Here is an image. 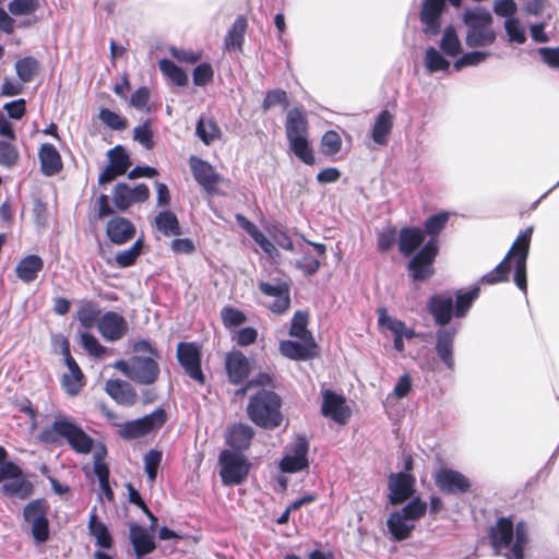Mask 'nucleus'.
Returning a JSON list of instances; mask_svg holds the SVG:
<instances>
[{
	"label": "nucleus",
	"instance_id": "54",
	"mask_svg": "<svg viewBox=\"0 0 559 559\" xmlns=\"http://www.w3.org/2000/svg\"><path fill=\"white\" fill-rule=\"evenodd\" d=\"M503 26L508 35L509 41L516 43L520 45L526 41L525 28L518 17L507 19L504 21Z\"/></svg>",
	"mask_w": 559,
	"mask_h": 559
},
{
	"label": "nucleus",
	"instance_id": "50",
	"mask_svg": "<svg viewBox=\"0 0 559 559\" xmlns=\"http://www.w3.org/2000/svg\"><path fill=\"white\" fill-rule=\"evenodd\" d=\"M38 61L33 57H24L16 61L15 71L22 83H29L38 71Z\"/></svg>",
	"mask_w": 559,
	"mask_h": 559
},
{
	"label": "nucleus",
	"instance_id": "55",
	"mask_svg": "<svg viewBox=\"0 0 559 559\" xmlns=\"http://www.w3.org/2000/svg\"><path fill=\"white\" fill-rule=\"evenodd\" d=\"M39 8V0H12L8 4L9 12L14 16L31 15Z\"/></svg>",
	"mask_w": 559,
	"mask_h": 559
},
{
	"label": "nucleus",
	"instance_id": "40",
	"mask_svg": "<svg viewBox=\"0 0 559 559\" xmlns=\"http://www.w3.org/2000/svg\"><path fill=\"white\" fill-rule=\"evenodd\" d=\"M88 531L90 534L95 538L97 546H99L100 548L111 547L112 539L109 534V531L103 522L98 521L95 511H93L90 515Z\"/></svg>",
	"mask_w": 559,
	"mask_h": 559
},
{
	"label": "nucleus",
	"instance_id": "23",
	"mask_svg": "<svg viewBox=\"0 0 559 559\" xmlns=\"http://www.w3.org/2000/svg\"><path fill=\"white\" fill-rule=\"evenodd\" d=\"M456 335L454 328H441L436 333V353L448 369L453 370V344Z\"/></svg>",
	"mask_w": 559,
	"mask_h": 559
},
{
	"label": "nucleus",
	"instance_id": "49",
	"mask_svg": "<svg viewBox=\"0 0 559 559\" xmlns=\"http://www.w3.org/2000/svg\"><path fill=\"white\" fill-rule=\"evenodd\" d=\"M308 324V312L296 311L289 329L290 336H294L300 341H306L312 337L311 333L307 329Z\"/></svg>",
	"mask_w": 559,
	"mask_h": 559
},
{
	"label": "nucleus",
	"instance_id": "53",
	"mask_svg": "<svg viewBox=\"0 0 559 559\" xmlns=\"http://www.w3.org/2000/svg\"><path fill=\"white\" fill-rule=\"evenodd\" d=\"M221 319L227 329L240 326L247 321L246 314L231 306H226L221 310Z\"/></svg>",
	"mask_w": 559,
	"mask_h": 559
},
{
	"label": "nucleus",
	"instance_id": "45",
	"mask_svg": "<svg viewBox=\"0 0 559 559\" xmlns=\"http://www.w3.org/2000/svg\"><path fill=\"white\" fill-rule=\"evenodd\" d=\"M440 48L443 53L452 58L461 53L462 45L455 29L452 26L444 28L440 40Z\"/></svg>",
	"mask_w": 559,
	"mask_h": 559
},
{
	"label": "nucleus",
	"instance_id": "7",
	"mask_svg": "<svg viewBox=\"0 0 559 559\" xmlns=\"http://www.w3.org/2000/svg\"><path fill=\"white\" fill-rule=\"evenodd\" d=\"M463 21L467 26L466 44L468 47H486L496 40V32L491 28L492 16L486 9L466 10Z\"/></svg>",
	"mask_w": 559,
	"mask_h": 559
},
{
	"label": "nucleus",
	"instance_id": "21",
	"mask_svg": "<svg viewBox=\"0 0 559 559\" xmlns=\"http://www.w3.org/2000/svg\"><path fill=\"white\" fill-rule=\"evenodd\" d=\"M280 353L293 360H308L317 355V344L313 337H309L301 343L295 341H282L278 346Z\"/></svg>",
	"mask_w": 559,
	"mask_h": 559
},
{
	"label": "nucleus",
	"instance_id": "26",
	"mask_svg": "<svg viewBox=\"0 0 559 559\" xmlns=\"http://www.w3.org/2000/svg\"><path fill=\"white\" fill-rule=\"evenodd\" d=\"M442 0H425L420 11V21L424 32L428 35H437L440 29V15L443 11Z\"/></svg>",
	"mask_w": 559,
	"mask_h": 559
},
{
	"label": "nucleus",
	"instance_id": "44",
	"mask_svg": "<svg viewBox=\"0 0 559 559\" xmlns=\"http://www.w3.org/2000/svg\"><path fill=\"white\" fill-rule=\"evenodd\" d=\"M424 64L426 71L430 74L447 71L450 68V62L435 47H428L426 49Z\"/></svg>",
	"mask_w": 559,
	"mask_h": 559
},
{
	"label": "nucleus",
	"instance_id": "30",
	"mask_svg": "<svg viewBox=\"0 0 559 559\" xmlns=\"http://www.w3.org/2000/svg\"><path fill=\"white\" fill-rule=\"evenodd\" d=\"M429 312L433 316L436 323L445 325L450 322L453 311V300L450 296L436 295L428 302Z\"/></svg>",
	"mask_w": 559,
	"mask_h": 559
},
{
	"label": "nucleus",
	"instance_id": "28",
	"mask_svg": "<svg viewBox=\"0 0 559 559\" xmlns=\"http://www.w3.org/2000/svg\"><path fill=\"white\" fill-rule=\"evenodd\" d=\"M106 233L111 242L122 245L134 237L135 227L129 219L117 216L108 222Z\"/></svg>",
	"mask_w": 559,
	"mask_h": 559
},
{
	"label": "nucleus",
	"instance_id": "24",
	"mask_svg": "<svg viewBox=\"0 0 559 559\" xmlns=\"http://www.w3.org/2000/svg\"><path fill=\"white\" fill-rule=\"evenodd\" d=\"M225 369L229 381L234 384H239L248 377L250 364L241 352L234 350L225 357Z\"/></svg>",
	"mask_w": 559,
	"mask_h": 559
},
{
	"label": "nucleus",
	"instance_id": "3",
	"mask_svg": "<svg viewBox=\"0 0 559 559\" xmlns=\"http://www.w3.org/2000/svg\"><path fill=\"white\" fill-rule=\"evenodd\" d=\"M489 535L495 555L506 559L524 558V548L528 544V528L524 522H519L514 527L510 519L500 518Z\"/></svg>",
	"mask_w": 559,
	"mask_h": 559
},
{
	"label": "nucleus",
	"instance_id": "62",
	"mask_svg": "<svg viewBox=\"0 0 559 559\" xmlns=\"http://www.w3.org/2000/svg\"><path fill=\"white\" fill-rule=\"evenodd\" d=\"M17 159L16 147L9 142L0 141V165L11 167L16 164Z\"/></svg>",
	"mask_w": 559,
	"mask_h": 559
},
{
	"label": "nucleus",
	"instance_id": "17",
	"mask_svg": "<svg viewBox=\"0 0 559 559\" xmlns=\"http://www.w3.org/2000/svg\"><path fill=\"white\" fill-rule=\"evenodd\" d=\"M97 329L106 341L115 342L126 335L128 322L121 314L115 311H107L98 320Z\"/></svg>",
	"mask_w": 559,
	"mask_h": 559
},
{
	"label": "nucleus",
	"instance_id": "11",
	"mask_svg": "<svg viewBox=\"0 0 559 559\" xmlns=\"http://www.w3.org/2000/svg\"><path fill=\"white\" fill-rule=\"evenodd\" d=\"M309 443L302 436H298L295 441L287 445L286 452L280 461V469L283 473H297L309 466L308 461Z\"/></svg>",
	"mask_w": 559,
	"mask_h": 559
},
{
	"label": "nucleus",
	"instance_id": "20",
	"mask_svg": "<svg viewBox=\"0 0 559 559\" xmlns=\"http://www.w3.org/2000/svg\"><path fill=\"white\" fill-rule=\"evenodd\" d=\"M189 164L195 181L206 192H213L221 178L212 165L197 156H191Z\"/></svg>",
	"mask_w": 559,
	"mask_h": 559
},
{
	"label": "nucleus",
	"instance_id": "61",
	"mask_svg": "<svg viewBox=\"0 0 559 559\" xmlns=\"http://www.w3.org/2000/svg\"><path fill=\"white\" fill-rule=\"evenodd\" d=\"M133 139L147 150L153 147V132L148 121L134 128Z\"/></svg>",
	"mask_w": 559,
	"mask_h": 559
},
{
	"label": "nucleus",
	"instance_id": "6",
	"mask_svg": "<svg viewBox=\"0 0 559 559\" xmlns=\"http://www.w3.org/2000/svg\"><path fill=\"white\" fill-rule=\"evenodd\" d=\"M285 131L290 151L305 164L313 165L314 155L308 141V121L301 109L288 110Z\"/></svg>",
	"mask_w": 559,
	"mask_h": 559
},
{
	"label": "nucleus",
	"instance_id": "41",
	"mask_svg": "<svg viewBox=\"0 0 559 559\" xmlns=\"http://www.w3.org/2000/svg\"><path fill=\"white\" fill-rule=\"evenodd\" d=\"M155 226L164 236L181 235L177 216L168 210L158 213L155 217Z\"/></svg>",
	"mask_w": 559,
	"mask_h": 559
},
{
	"label": "nucleus",
	"instance_id": "15",
	"mask_svg": "<svg viewBox=\"0 0 559 559\" xmlns=\"http://www.w3.org/2000/svg\"><path fill=\"white\" fill-rule=\"evenodd\" d=\"M150 189L145 183H139L130 188L127 183H118L112 192L115 206L120 211H126L133 203H141L148 199Z\"/></svg>",
	"mask_w": 559,
	"mask_h": 559
},
{
	"label": "nucleus",
	"instance_id": "14",
	"mask_svg": "<svg viewBox=\"0 0 559 559\" xmlns=\"http://www.w3.org/2000/svg\"><path fill=\"white\" fill-rule=\"evenodd\" d=\"M321 413L340 425L346 424L350 417V408L345 397L332 390L322 391Z\"/></svg>",
	"mask_w": 559,
	"mask_h": 559
},
{
	"label": "nucleus",
	"instance_id": "22",
	"mask_svg": "<svg viewBox=\"0 0 559 559\" xmlns=\"http://www.w3.org/2000/svg\"><path fill=\"white\" fill-rule=\"evenodd\" d=\"M62 354L69 370V373L63 376L62 384L68 394L75 395L83 386V372L81 371L74 358L71 356L69 343L67 341L63 343Z\"/></svg>",
	"mask_w": 559,
	"mask_h": 559
},
{
	"label": "nucleus",
	"instance_id": "32",
	"mask_svg": "<svg viewBox=\"0 0 559 559\" xmlns=\"http://www.w3.org/2000/svg\"><path fill=\"white\" fill-rule=\"evenodd\" d=\"M41 171L46 176H53L62 169V160L57 148L50 143H44L38 152Z\"/></svg>",
	"mask_w": 559,
	"mask_h": 559
},
{
	"label": "nucleus",
	"instance_id": "5",
	"mask_svg": "<svg viewBox=\"0 0 559 559\" xmlns=\"http://www.w3.org/2000/svg\"><path fill=\"white\" fill-rule=\"evenodd\" d=\"M247 414L257 426L274 429L282 423L281 399L275 392L261 389L250 397Z\"/></svg>",
	"mask_w": 559,
	"mask_h": 559
},
{
	"label": "nucleus",
	"instance_id": "57",
	"mask_svg": "<svg viewBox=\"0 0 559 559\" xmlns=\"http://www.w3.org/2000/svg\"><path fill=\"white\" fill-rule=\"evenodd\" d=\"M489 56L490 52L488 51H471L459 58L453 67L456 71H460L465 67L477 66L484 62Z\"/></svg>",
	"mask_w": 559,
	"mask_h": 559
},
{
	"label": "nucleus",
	"instance_id": "36",
	"mask_svg": "<svg viewBox=\"0 0 559 559\" xmlns=\"http://www.w3.org/2000/svg\"><path fill=\"white\" fill-rule=\"evenodd\" d=\"M43 267V259L39 255L31 254L19 262L15 272L21 281L29 283L36 280Z\"/></svg>",
	"mask_w": 559,
	"mask_h": 559
},
{
	"label": "nucleus",
	"instance_id": "18",
	"mask_svg": "<svg viewBox=\"0 0 559 559\" xmlns=\"http://www.w3.org/2000/svg\"><path fill=\"white\" fill-rule=\"evenodd\" d=\"M435 481L445 493H464L471 488L468 478L462 473L451 468H441L437 472Z\"/></svg>",
	"mask_w": 559,
	"mask_h": 559
},
{
	"label": "nucleus",
	"instance_id": "19",
	"mask_svg": "<svg viewBox=\"0 0 559 559\" xmlns=\"http://www.w3.org/2000/svg\"><path fill=\"white\" fill-rule=\"evenodd\" d=\"M159 376V366L153 357L132 356L131 380L141 384H153Z\"/></svg>",
	"mask_w": 559,
	"mask_h": 559
},
{
	"label": "nucleus",
	"instance_id": "9",
	"mask_svg": "<svg viewBox=\"0 0 559 559\" xmlns=\"http://www.w3.org/2000/svg\"><path fill=\"white\" fill-rule=\"evenodd\" d=\"M218 461L219 475L225 486L240 485L247 479L251 463L245 455L224 450L221 452Z\"/></svg>",
	"mask_w": 559,
	"mask_h": 559
},
{
	"label": "nucleus",
	"instance_id": "37",
	"mask_svg": "<svg viewBox=\"0 0 559 559\" xmlns=\"http://www.w3.org/2000/svg\"><path fill=\"white\" fill-rule=\"evenodd\" d=\"M392 128L393 115L386 109L380 111L372 127V140L379 145H386Z\"/></svg>",
	"mask_w": 559,
	"mask_h": 559
},
{
	"label": "nucleus",
	"instance_id": "34",
	"mask_svg": "<svg viewBox=\"0 0 559 559\" xmlns=\"http://www.w3.org/2000/svg\"><path fill=\"white\" fill-rule=\"evenodd\" d=\"M253 437V429L243 424H236L229 427L226 435V443L235 450H246L249 448Z\"/></svg>",
	"mask_w": 559,
	"mask_h": 559
},
{
	"label": "nucleus",
	"instance_id": "63",
	"mask_svg": "<svg viewBox=\"0 0 559 559\" xmlns=\"http://www.w3.org/2000/svg\"><path fill=\"white\" fill-rule=\"evenodd\" d=\"M426 510V502L417 498L405 506L401 513H403L412 523H414V521L420 519L425 514Z\"/></svg>",
	"mask_w": 559,
	"mask_h": 559
},
{
	"label": "nucleus",
	"instance_id": "2",
	"mask_svg": "<svg viewBox=\"0 0 559 559\" xmlns=\"http://www.w3.org/2000/svg\"><path fill=\"white\" fill-rule=\"evenodd\" d=\"M38 440L46 444L66 441L78 454H88L94 449V439L73 417L63 413L53 414V420L39 432Z\"/></svg>",
	"mask_w": 559,
	"mask_h": 559
},
{
	"label": "nucleus",
	"instance_id": "29",
	"mask_svg": "<svg viewBox=\"0 0 559 559\" xmlns=\"http://www.w3.org/2000/svg\"><path fill=\"white\" fill-rule=\"evenodd\" d=\"M105 390L112 400L121 405L131 406L136 402V392L126 381L108 380Z\"/></svg>",
	"mask_w": 559,
	"mask_h": 559
},
{
	"label": "nucleus",
	"instance_id": "12",
	"mask_svg": "<svg viewBox=\"0 0 559 559\" xmlns=\"http://www.w3.org/2000/svg\"><path fill=\"white\" fill-rule=\"evenodd\" d=\"M201 350L194 343L181 342L177 346V358L186 373L197 381L204 384L205 376L201 369Z\"/></svg>",
	"mask_w": 559,
	"mask_h": 559
},
{
	"label": "nucleus",
	"instance_id": "1",
	"mask_svg": "<svg viewBox=\"0 0 559 559\" xmlns=\"http://www.w3.org/2000/svg\"><path fill=\"white\" fill-rule=\"evenodd\" d=\"M532 235V226L523 230L511 246L504 259L492 271L483 275L480 282L488 285L507 282L510 274V261L513 259L515 261L514 283L524 294H526V261L530 252Z\"/></svg>",
	"mask_w": 559,
	"mask_h": 559
},
{
	"label": "nucleus",
	"instance_id": "48",
	"mask_svg": "<svg viewBox=\"0 0 559 559\" xmlns=\"http://www.w3.org/2000/svg\"><path fill=\"white\" fill-rule=\"evenodd\" d=\"M299 247L296 253H300L301 258L295 262V266L305 275H313L320 267V260L318 257L312 255L308 249H305L302 243H299Z\"/></svg>",
	"mask_w": 559,
	"mask_h": 559
},
{
	"label": "nucleus",
	"instance_id": "56",
	"mask_svg": "<svg viewBox=\"0 0 559 559\" xmlns=\"http://www.w3.org/2000/svg\"><path fill=\"white\" fill-rule=\"evenodd\" d=\"M160 461H162V453L159 451L150 450L144 455L145 472H146V475H147V480H148L151 486L156 480L157 471H158Z\"/></svg>",
	"mask_w": 559,
	"mask_h": 559
},
{
	"label": "nucleus",
	"instance_id": "46",
	"mask_svg": "<svg viewBox=\"0 0 559 559\" xmlns=\"http://www.w3.org/2000/svg\"><path fill=\"white\" fill-rule=\"evenodd\" d=\"M246 28L247 20L243 16H238L225 38V46L227 49H237L241 47Z\"/></svg>",
	"mask_w": 559,
	"mask_h": 559
},
{
	"label": "nucleus",
	"instance_id": "13",
	"mask_svg": "<svg viewBox=\"0 0 559 559\" xmlns=\"http://www.w3.org/2000/svg\"><path fill=\"white\" fill-rule=\"evenodd\" d=\"M260 292L274 298L267 307L273 313L282 314L290 307V289L286 282L275 280L273 282H260L258 285Z\"/></svg>",
	"mask_w": 559,
	"mask_h": 559
},
{
	"label": "nucleus",
	"instance_id": "58",
	"mask_svg": "<svg viewBox=\"0 0 559 559\" xmlns=\"http://www.w3.org/2000/svg\"><path fill=\"white\" fill-rule=\"evenodd\" d=\"M99 119L112 130H124L128 127L127 119L110 109L103 108L99 111Z\"/></svg>",
	"mask_w": 559,
	"mask_h": 559
},
{
	"label": "nucleus",
	"instance_id": "64",
	"mask_svg": "<svg viewBox=\"0 0 559 559\" xmlns=\"http://www.w3.org/2000/svg\"><path fill=\"white\" fill-rule=\"evenodd\" d=\"M321 145L324 154H336L341 150V136L335 131H328L322 136Z\"/></svg>",
	"mask_w": 559,
	"mask_h": 559
},
{
	"label": "nucleus",
	"instance_id": "43",
	"mask_svg": "<svg viewBox=\"0 0 559 559\" xmlns=\"http://www.w3.org/2000/svg\"><path fill=\"white\" fill-rule=\"evenodd\" d=\"M195 134L204 144L209 145L221 138V129L212 119L201 117L195 127Z\"/></svg>",
	"mask_w": 559,
	"mask_h": 559
},
{
	"label": "nucleus",
	"instance_id": "8",
	"mask_svg": "<svg viewBox=\"0 0 559 559\" xmlns=\"http://www.w3.org/2000/svg\"><path fill=\"white\" fill-rule=\"evenodd\" d=\"M106 416L111 420V425L118 428V436L124 440L136 439L157 430L167 419L166 412L163 408H157L148 415L126 423L119 421L118 416L111 412H107Z\"/></svg>",
	"mask_w": 559,
	"mask_h": 559
},
{
	"label": "nucleus",
	"instance_id": "35",
	"mask_svg": "<svg viewBox=\"0 0 559 559\" xmlns=\"http://www.w3.org/2000/svg\"><path fill=\"white\" fill-rule=\"evenodd\" d=\"M130 538L139 557L148 555L155 549L153 536L140 525H133L130 528Z\"/></svg>",
	"mask_w": 559,
	"mask_h": 559
},
{
	"label": "nucleus",
	"instance_id": "4",
	"mask_svg": "<svg viewBox=\"0 0 559 559\" xmlns=\"http://www.w3.org/2000/svg\"><path fill=\"white\" fill-rule=\"evenodd\" d=\"M449 219L447 212L438 213L430 216L425 222L424 234H428L430 239L424 245L417 254H415L409 263L408 267L412 271V276L415 281H424L430 277L435 270L432 263L438 253V235L445 227Z\"/></svg>",
	"mask_w": 559,
	"mask_h": 559
},
{
	"label": "nucleus",
	"instance_id": "51",
	"mask_svg": "<svg viewBox=\"0 0 559 559\" xmlns=\"http://www.w3.org/2000/svg\"><path fill=\"white\" fill-rule=\"evenodd\" d=\"M143 243L141 240H136L130 248L117 252L115 257L116 264L119 267H129L133 265L142 253Z\"/></svg>",
	"mask_w": 559,
	"mask_h": 559
},
{
	"label": "nucleus",
	"instance_id": "33",
	"mask_svg": "<svg viewBox=\"0 0 559 559\" xmlns=\"http://www.w3.org/2000/svg\"><path fill=\"white\" fill-rule=\"evenodd\" d=\"M424 231L416 227L402 228L399 234V250L405 255H412L415 250L424 242Z\"/></svg>",
	"mask_w": 559,
	"mask_h": 559
},
{
	"label": "nucleus",
	"instance_id": "42",
	"mask_svg": "<svg viewBox=\"0 0 559 559\" xmlns=\"http://www.w3.org/2000/svg\"><path fill=\"white\" fill-rule=\"evenodd\" d=\"M160 72L177 86H185L188 83L187 73L169 59H160L158 62Z\"/></svg>",
	"mask_w": 559,
	"mask_h": 559
},
{
	"label": "nucleus",
	"instance_id": "10",
	"mask_svg": "<svg viewBox=\"0 0 559 559\" xmlns=\"http://www.w3.org/2000/svg\"><path fill=\"white\" fill-rule=\"evenodd\" d=\"M48 509L45 499L32 500L23 509V519L31 526L36 543H45L49 538Z\"/></svg>",
	"mask_w": 559,
	"mask_h": 559
},
{
	"label": "nucleus",
	"instance_id": "47",
	"mask_svg": "<svg viewBox=\"0 0 559 559\" xmlns=\"http://www.w3.org/2000/svg\"><path fill=\"white\" fill-rule=\"evenodd\" d=\"M100 314L98 306L93 301L83 302L78 310V320L85 329H91L97 324Z\"/></svg>",
	"mask_w": 559,
	"mask_h": 559
},
{
	"label": "nucleus",
	"instance_id": "60",
	"mask_svg": "<svg viewBox=\"0 0 559 559\" xmlns=\"http://www.w3.org/2000/svg\"><path fill=\"white\" fill-rule=\"evenodd\" d=\"M276 105H281L284 108L288 106L287 94L285 91L277 88L266 93V96L262 104L263 110L267 111Z\"/></svg>",
	"mask_w": 559,
	"mask_h": 559
},
{
	"label": "nucleus",
	"instance_id": "38",
	"mask_svg": "<svg viewBox=\"0 0 559 559\" xmlns=\"http://www.w3.org/2000/svg\"><path fill=\"white\" fill-rule=\"evenodd\" d=\"M388 527L395 540L406 539L415 525L403 513L393 512L388 519Z\"/></svg>",
	"mask_w": 559,
	"mask_h": 559
},
{
	"label": "nucleus",
	"instance_id": "31",
	"mask_svg": "<svg viewBox=\"0 0 559 559\" xmlns=\"http://www.w3.org/2000/svg\"><path fill=\"white\" fill-rule=\"evenodd\" d=\"M7 480L2 485V492L9 497H16L19 499H26L33 493V484L23 477V472L15 476H5Z\"/></svg>",
	"mask_w": 559,
	"mask_h": 559
},
{
	"label": "nucleus",
	"instance_id": "52",
	"mask_svg": "<svg viewBox=\"0 0 559 559\" xmlns=\"http://www.w3.org/2000/svg\"><path fill=\"white\" fill-rule=\"evenodd\" d=\"M479 287L475 286L471 290L465 293H459L456 295L455 301V316L461 318L464 317L468 309L472 307L473 302L479 295Z\"/></svg>",
	"mask_w": 559,
	"mask_h": 559
},
{
	"label": "nucleus",
	"instance_id": "59",
	"mask_svg": "<svg viewBox=\"0 0 559 559\" xmlns=\"http://www.w3.org/2000/svg\"><path fill=\"white\" fill-rule=\"evenodd\" d=\"M81 345L94 357H102L106 353V347L99 344L98 340L91 333L84 332L80 336Z\"/></svg>",
	"mask_w": 559,
	"mask_h": 559
},
{
	"label": "nucleus",
	"instance_id": "27",
	"mask_svg": "<svg viewBox=\"0 0 559 559\" xmlns=\"http://www.w3.org/2000/svg\"><path fill=\"white\" fill-rule=\"evenodd\" d=\"M106 454V447L102 443L97 444L93 453L94 473L98 478L99 487L104 496L111 501L114 499V492L109 485V468L105 463Z\"/></svg>",
	"mask_w": 559,
	"mask_h": 559
},
{
	"label": "nucleus",
	"instance_id": "25",
	"mask_svg": "<svg viewBox=\"0 0 559 559\" xmlns=\"http://www.w3.org/2000/svg\"><path fill=\"white\" fill-rule=\"evenodd\" d=\"M414 479L406 473L392 474L389 478L390 501L399 504L408 499L414 491Z\"/></svg>",
	"mask_w": 559,
	"mask_h": 559
},
{
	"label": "nucleus",
	"instance_id": "16",
	"mask_svg": "<svg viewBox=\"0 0 559 559\" xmlns=\"http://www.w3.org/2000/svg\"><path fill=\"white\" fill-rule=\"evenodd\" d=\"M107 155L109 164L98 177L99 185L111 182L118 176L126 174L128 168L131 166L129 155L121 145H117L109 150Z\"/></svg>",
	"mask_w": 559,
	"mask_h": 559
},
{
	"label": "nucleus",
	"instance_id": "39",
	"mask_svg": "<svg viewBox=\"0 0 559 559\" xmlns=\"http://www.w3.org/2000/svg\"><path fill=\"white\" fill-rule=\"evenodd\" d=\"M378 312L379 324L390 330L394 336H405L407 340H412L416 336L413 329H408L403 321L389 316L385 308L379 309Z\"/></svg>",
	"mask_w": 559,
	"mask_h": 559
}]
</instances>
